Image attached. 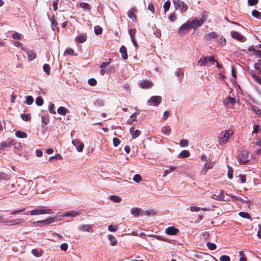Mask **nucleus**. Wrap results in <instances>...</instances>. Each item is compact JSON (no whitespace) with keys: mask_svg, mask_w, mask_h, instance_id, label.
<instances>
[{"mask_svg":"<svg viewBox=\"0 0 261 261\" xmlns=\"http://www.w3.org/2000/svg\"><path fill=\"white\" fill-rule=\"evenodd\" d=\"M135 10L134 8H132L128 12L127 15L129 18L133 19V18H135V15L134 14Z\"/></svg>","mask_w":261,"mask_h":261,"instance_id":"nucleus-45","label":"nucleus"},{"mask_svg":"<svg viewBox=\"0 0 261 261\" xmlns=\"http://www.w3.org/2000/svg\"><path fill=\"white\" fill-rule=\"evenodd\" d=\"M214 164H215L214 162L206 163L204 165V169H205V170L211 169L213 168ZM205 173H206V171H205L204 174H205Z\"/></svg>","mask_w":261,"mask_h":261,"instance_id":"nucleus-33","label":"nucleus"},{"mask_svg":"<svg viewBox=\"0 0 261 261\" xmlns=\"http://www.w3.org/2000/svg\"><path fill=\"white\" fill-rule=\"evenodd\" d=\"M236 102V99L230 96H227L224 100V104L227 105L230 103H234Z\"/></svg>","mask_w":261,"mask_h":261,"instance_id":"nucleus-27","label":"nucleus"},{"mask_svg":"<svg viewBox=\"0 0 261 261\" xmlns=\"http://www.w3.org/2000/svg\"><path fill=\"white\" fill-rule=\"evenodd\" d=\"M72 144L76 147V150L81 152L83 151L84 147V144L79 139H75L72 140Z\"/></svg>","mask_w":261,"mask_h":261,"instance_id":"nucleus-9","label":"nucleus"},{"mask_svg":"<svg viewBox=\"0 0 261 261\" xmlns=\"http://www.w3.org/2000/svg\"><path fill=\"white\" fill-rule=\"evenodd\" d=\"M25 103L28 105L32 104L34 101V98L32 96H27L25 97Z\"/></svg>","mask_w":261,"mask_h":261,"instance_id":"nucleus-37","label":"nucleus"},{"mask_svg":"<svg viewBox=\"0 0 261 261\" xmlns=\"http://www.w3.org/2000/svg\"><path fill=\"white\" fill-rule=\"evenodd\" d=\"M171 132V129L169 126H164L162 127V132L165 135L169 136Z\"/></svg>","mask_w":261,"mask_h":261,"instance_id":"nucleus-25","label":"nucleus"},{"mask_svg":"<svg viewBox=\"0 0 261 261\" xmlns=\"http://www.w3.org/2000/svg\"><path fill=\"white\" fill-rule=\"evenodd\" d=\"M165 231L169 235H175L177 233L178 230L173 227H169L166 229Z\"/></svg>","mask_w":261,"mask_h":261,"instance_id":"nucleus-21","label":"nucleus"},{"mask_svg":"<svg viewBox=\"0 0 261 261\" xmlns=\"http://www.w3.org/2000/svg\"><path fill=\"white\" fill-rule=\"evenodd\" d=\"M207 15L205 12L202 13L201 18L199 19H195L191 21H188L191 29H196L201 25L203 22L206 20Z\"/></svg>","mask_w":261,"mask_h":261,"instance_id":"nucleus-2","label":"nucleus"},{"mask_svg":"<svg viewBox=\"0 0 261 261\" xmlns=\"http://www.w3.org/2000/svg\"><path fill=\"white\" fill-rule=\"evenodd\" d=\"M252 15L257 18H260L261 17V13L257 10H253L252 11Z\"/></svg>","mask_w":261,"mask_h":261,"instance_id":"nucleus-41","label":"nucleus"},{"mask_svg":"<svg viewBox=\"0 0 261 261\" xmlns=\"http://www.w3.org/2000/svg\"><path fill=\"white\" fill-rule=\"evenodd\" d=\"M233 134L232 130L229 129L220 133L218 136L219 143L220 145L225 144L229 138Z\"/></svg>","mask_w":261,"mask_h":261,"instance_id":"nucleus-1","label":"nucleus"},{"mask_svg":"<svg viewBox=\"0 0 261 261\" xmlns=\"http://www.w3.org/2000/svg\"><path fill=\"white\" fill-rule=\"evenodd\" d=\"M162 97L160 96H153L151 97L148 100L147 103L152 106H158L162 102Z\"/></svg>","mask_w":261,"mask_h":261,"instance_id":"nucleus-8","label":"nucleus"},{"mask_svg":"<svg viewBox=\"0 0 261 261\" xmlns=\"http://www.w3.org/2000/svg\"><path fill=\"white\" fill-rule=\"evenodd\" d=\"M190 152L186 150H182L178 155V158H187L190 156Z\"/></svg>","mask_w":261,"mask_h":261,"instance_id":"nucleus-30","label":"nucleus"},{"mask_svg":"<svg viewBox=\"0 0 261 261\" xmlns=\"http://www.w3.org/2000/svg\"><path fill=\"white\" fill-rule=\"evenodd\" d=\"M217 35L215 32H211L206 35V38L207 40H210L213 38H216Z\"/></svg>","mask_w":261,"mask_h":261,"instance_id":"nucleus-40","label":"nucleus"},{"mask_svg":"<svg viewBox=\"0 0 261 261\" xmlns=\"http://www.w3.org/2000/svg\"><path fill=\"white\" fill-rule=\"evenodd\" d=\"M111 246H115L116 244L117 240L116 238L112 234H109L108 236Z\"/></svg>","mask_w":261,"mask_h":261,"instance_id":"nucleus-31","label":"nucleus"},{"mask_svg":"<svg viewBox=\"0 0 261 261\" xmlns=\"http://www.w3.org/2000/svg\"><path fill=\"white\" fill-rule=\"evenodd\" d=\"M80 6L82 8L87 9V10L90 9V7L88 3L82 2V3H80Z\"/></svg>","mask_w":261,"mask_h":261,"instance_id":"nucleus-50","label":"nucleus"},{"mask_svg":"<svg viewBox=\"0 0 261 261\" xmlns=\"http://www.w3.org/2000/svg\"><path fill=\"white\" fill-rule=\"evenodd\" d=\"M210 197L215 200L222 201H230L229 196L227 194L225 195L222 191L216 192L215 194H212Z\"/></svg>","mask_w":261,"mask_h":261,"instance_id":"nucleus-3","label":"nucleus"},{"mask_svg":"<svg viewBox=\"0 0 261 261\" xmlns=\"http://www.w3.org/2000/svg\"><path fill=\"white\" fill-rule=\"evenodd\" d=\"M120 53L121 54V57L124 59L126 60L127 59V50L125 46H122L120 48Z\"/></svg>","mask_w":261,"mask_h":261,"instance_id":"nucleus-24","label":"nucleus"},{"mask_svg":"<svg viewBox=\"0 0 261 261\" xmlns=\"http://www.w3.org/2000/svg\"><path fill=\"white\" fill-rule=\"evenodd\" d=\"M80 231L92 232L93 231L92 226L90 224H82L78 227Z\"/></svg>","mask_w":261,"mask_h":261,"instance_id":"nucleus-10","label":"nucleus"},{"mask_svg":"<svg viewBox=\"0 0 261 261\" xmlns=\"http://www.w3.org/2000/svg\"><path fill=\"white\" fill-rule=\"evenodd\" d=\"M191 29L189 22L188 21L186 23L182 24L178 30V33L180 35L184 34L186 32Z\"/></svg>","mask_w":261,"mask_h":261,"instance_id":"nucleus-11","label":"nucleus"},{"mask_svg":"<svg viewBox=\"0 0 261 261\" xmlns=\"http://www.w3.org/2000/svg\"><path fill=\"white\" fill-rule=\"evenodd\" d=\"M22 49H23V50H25L26 51V53L28 55L29 60L32 61L36 58V57H37L36 54L34 52H33V51L27 50L23 48H22Z\"/></svg>","mask_w":261,"mask_h":261,"instance_id":"nucleus-17","label":"nucleus"},{"mask_svg":"<svg viewBox=\"0 0 261 261\" xmlns=\"http://www.w3.org/2000/svg\"><path fill=\"white\" fill-rule=\"evenodd\" d=\"M81 212L79 211H72L71 212L64 213L62 215V217H76L80 215Z\"/></svg>","mask_w":261,"mask_h":261,"instance_id":"nucleus-14","label":"nucleus"},{"mask_svg":"<svg viewBox=\"0 0 261 261\" xmlns=\"http://www.w3.org/2000/svg\"><path fill=\"white\" fill-rule=\"evenodd\" d=\"M228 169H229V170H228V172L227 173V176L229 179H231L232 178V176H233V170H232V169L229 166H228Z\"/></svg>","mask_w":261,"mask_h":261,"instance_id":"nucleus-62","label":"nucleus"},{"mask_svg":"<svg viewBox=\"0 0 261 261\" xmlns=\"http://www.w3.org/2000/svg\"><path fill=\"white\" fill-rule=\"evenodd\" d=\"M32 253L36 257H40L42 255L41 251H39L37 249H33Z\"/></svg>","mask_w":261,"mask_h":261,"instance_id":"nucleus-51","label":"nucleus"},{"mask_svg":"<svg viewBox=\"0 0 261 261\" xmlns=\"http://www.w3.org/2000/svg\"><path fill=\"white\" fill-rule=\"evenodd\" d=\"M86 39L87 36L85 34L79 35L76 37V40L79 43H82L84 42Z\"/></svg>","mask_w":261,"mask_h":261,"instance_id":"nucleus-22","label":"nucleus"},{"mask_svg":"<svg viewBox=\"0 0 261 261\" xmlns=\"http://www.w3.org/2000/svg\"><path fill=\"white\" fill-rule=\"evenodd\" d=\"M11 144H14V141H10L9 142H2L0 144V147L1 148H4L10 146Z\"/></svg>","mask_w":261,"mask_h":261,"instance_id":"nucleus-32","label":"nucleus"},{"mask_svg":"<svg viewBox=\"0 0 261 261\" xmlns=\"http://www.w3.org/2000/svg\"><path fill=\"white\" fill-rule=\"evenodd\" d=\"M230 34L233 38L236 39L239 41H242L244 39V36L237 32L231 31Z\"/></svg>","mask_w":261,"mask_h":261,"instance_id":"nucleus-19","label":"nucleus"},{"mask_svg":"<svg viewBox=\"0 0 261 261\" xmlns=\"http://www.w3.org/2000/svg\"><path fill=\"white\" fill-rule=\"evenodd\" d=\"M20 184H18L17 182L11 184L10 186H7V190L9 192L10 194H12L16 191L18 192V189L19 188Z\"/></svg>","mask_w":261,"mask_h":261,"instance_id":"nucleus-13","label":"nucleus"},{"mask_svg":"<svg viewBox=\"0 0 261 261\" xmlns=\"http://www.w3.org/2000/svg\"><path fill=\"white\" fill-rule=\"evenodd\" d=\"M35 103L37 105L41 106L43 104V99L40 96L37 97L35 100Z\"/></svg>","mask_w":261,"mask_h":261,"instance_id":"nucleus-38","label":"nucleus"},{"mask_svg":"<svg viewBox=\"0 0 261 261\" xmlns=\"http://www.w3.org/2000/svg\"><path fill=\"white\" fill-rule=\"evenodd\" d=\"M152 83L147 80L143 81L140 84V86L143 89L150 88L152 86Z\"/></svg>","mask_w":261,"mask_h":261,"instance_id":"nucleus-16","label":"nucleus"},{"mask_svg":"<svg viewBox=\"0 0 261 261\" xmlns=\"http://www.w3.org/2000/svg\"><path fill=\"white\" fill-rule=\"evenodd\" d=\"M88 83L89 85L92 86H95L97 84L96 80L95 79L91 78L89 79L88 81Z\"/></svg>","mask_w":261,"mask_h":261,"instance_id":"nucleus-53","label":"nucleus"},{"mask_svg":"<svg viewBox=\"0 0 261 261\" xmlns=\"http://www.w3.org/2000/svg\"><path fill=\"white\" fill-rule=\"evenodd\" d=\"M68 244L66 243H64L61 244L60 246V248L62 251H66L68 249Z\"/></svg>","mask_w":261,"mask_h":261,"instance_id":"nucleus-56","label":"nucleus"},{"mask_svg":"<svg viewBox=\"0 0 261 261\" xmlns=\"http://www.w3.org/2000/svg\"><path fill=\"white\" fill-rule=\"evenodd\" d=\"M141 180L142 177L140 174H135L133 177V180L136 182H139Z\"/></svg>","mask_w":261,"mask_h":261,"instance_id":"nucleus-48","label":"nucleus"},{"mask_svg":"<svg viewBox=\"0 0 261 261\" xmlns=\"http://www.w3.org/2000/svg\"><path fill=\"white\" fill-rule=\"evenodd\" d=\"M129 131L133 139L138 137L140 134V131L138 129L134 130V127H130Z\"/></svg>","mask_w":261,"mask_h":261,"instance_id":"nucleus-23","label":"nucleus"},{"mask_svg":"<svg viewBox=\"0 0 261 261\" xmlns=\"http://www.w3.org/2000/svg\"><path fill=\"white\" fill-rule=\"evenodd\" d=\"M259 126L257 124H254L253 126L252 133H257L259 132Z\"/></svg>","mask_w":261,"mask_h":261,"instance_id":"nucleus-63","label":"nucleus"},{"mask_svg":"<svg viewBox=\"0 0 261 261\" xmlns=\"http://www.w3.org/2000/svg\"><path fill=\"white\" fill-rule=\"evenodd\" d=\"M136 118H137V113H135L134 114H133L129 117V118L128 119V120H127V123L128 124H131L134 121H136Z\"/></svg>","mask_w":261,"mask_h":261,"instance_id":"nucleus-34","label":"nucleus"},{"mask_svg":"<svg viewBox=\"0 0 261 261\" xmlns=\"http://www.w3.org/2000/svg\"><path fill=\"white\" fill-rule=\"evenodd\" d=\"M41 121L44 124H47L49 122V119L47 116H42L41 117Z\"/></svg>","mask_w":261,"mask_h":261,"instance_id":"nucleus-59","label":"nucleus"},{"mask_svg":"<svg viewBox=\"0 0 261 261\" xmlns=\"http://www.w3.org/2000/svg\"><path fill=\"white\" fill-rule=\"evenodd\" d=\"M130 213L135 217H137L139 215H140V216L144 215V213H145L144 211H143L142 209L138 208V207H134V208H131Z\"/></svg>","mask_w":261,"mask_h":261,"instance_id":"nucleus-12","label":"nucleus"},{"mask_svg":"<svg viewBox=\"0 0 261 261\" xmlns=\"http://www.w3.org/2000/svg\"><path fill=\"white\" fill-rule=\"evenodd\" d=\"M173 3L175 9L176 10H179L181 12H186L188 9V5L182 1L180 0H173Z\"/></svg>","mask_w":261,"mask_h":261,"instance_id":"nucleus-4","label":"nucleus"},{"mask_svg":"<svg viewBox=\"0 0 261 261\" xmlns=\"http://www.w3.org/2000/svg\"><path fill=\"white\" fill-rule=\"evenodd\" d=\"M190 210L191 212H198L201 210V208L195 205H192L190 207Z\"/></svg>","mask_w":261,"mask_h":261,"instance_id":"nucleus-54","label":"nucleus"},{"mask_svg":"<svg viewBox=\"0 0 261 261\" xmlns=\"http://www.w3.org/2000/svg\"><path fill=\"white\" fill-rule=\"evenodd\" d=\"M110 199L115 202H120L121 200V198L116 195L111 196Z\"/></svg>","mask_w":261,"mask_h":261,"instance_id":"nucleus-39","label":"nucleus"},{"mask_svg":"<svg viewBox=\"0 0 261 261\" xmlns=\"http://www.w3.org/2000/svg\"><path fill=\"white\" fill-rule=\"evenodd\" d=\"M239 215L240 217L244 218H247V219L250 218V215L247 213L241 212L239 213Z\"/></svg>","mask_w":261,"mask_h":261,"instance_id":"nucleus-46","label":"nucleus"},{"mask_svg":"<svg viewBox=\"0 0 261 261\" xmlns=\"http://www.w3.org/2000/svg\"><path fill=\"white\" fill-rule=\"evenodd\" d=\"M58 113L61 115H65L66 114V113H67L68 112V110L65 108V107H60L58 109Z\"/></svg>","mask_w":261,"mask_h":261,"instance_id":"nucleus-29","label":"nucleus"},{"mask_svg":"<svg viewBox=\"0 0 261 261\" xmlns=\"http://www.w3.org/2000/svg\"><path fill=\"white\" fill-rule=\"evenodd\" d=\"M12 38L14 39L20 40L21 39V34L16 32L12 34Z\"/></svg>","mask_w":261,"mask_h":261,"instance_id":"nucleus-55","label":"nucleus"},{"mask_svg":"<svg viewBox=\"0 0 261 261\" xmlns=\"http://www.w3.org/2000/svg\"><path fill=\"white\" fill-rule=\"evenodd\" d=\"M55 222V218L50 217V218H49L44 220H40V221H37L36 222H34V223H42L43 225H46V224H49L50 223H53Z\"/></svg>","mask_w":261,"mask_h":261,"instance_id":"nucleus-18","label":"nucleus"},{"mask_svg":"<svg viewBox=\"0 0 261 261\" xmlns=\"http://www.w3.org/2000/svg\"><path fill=\"white\" fill-rule=\"evenodd\" d=\"M239 256H240L239 261H246V257L245 256L243 251H240L239 252Z\"/></svg>","mask_w":261,"mask_h":261,"instance_id":"nucleus-52","label":"nucleus"},{"mask_svg":"<svg viewBox=\"0 0 261 261\" xmlns=\"http://www.w3.org/2000/svg\"><path fill=\"white\" fill-rule=\"evenodd\" d=\"M248 6H254L257 4L258 0H248Z\"/></svg>","mask_w":261,"mask_h":261,"instance_id":"nucleus-61","label":"nucleus"},{"mask_svg":"<svg viewBox=\"0 0 261 261\" xmlns=\"http://www.w3.org/2000/svg\"><path fill=\"white\" fill-rule=\"evenodd\" d=\"M176 169L175 166H170L168 169L166 170L164 172L163 176H166L169 173L173 171Z\"/></svg>","mask_w":261,"mask_h":261,"instance_id":"nucleus-35","label":"nucleus"},{"mask_svg":"<svg viewBox=\"0 0 261 261\" xmlns=\"http://www.w3.org/2000/svg\"><path fill=\"white\" fill-rule=\"evenodd\" d=\"M21 117L24 121H28L30 119V116L29 114H22L21 115Z\"/></svg>","mask_w":261,"mask_h":261,"instance_id":"nucleus-58","label":"nucleus"},{"mask_svg":"<svg viewBox=\"0 0 261 261\" xmlns=\"http://www.w3.org/2000/svg\"><path fill=\"white\" fill-rule=\"evenodd\" d=\"M15 135L19 138H26L28 136L27 133L20 130L16 131L15 132Z\"/></svg>","mask_w":261,"mask_h":261,"instance_id":"nucleus-28","label":"nucleus"},{"mask_svg":"<svg viewBox=\"0 0 261 261\" xmlns=\"http://www.w3.org/2000/svg\"><path fill=\"white\" fill-rule=\"evenodd\" d=\"M180 146L181 147H186L189 144V142L186 139H182L180 141Z\"/></svg>","mask_w":261,"mask_h":261,"instance_id":"nucleus-49","label":"nucleus"},{"mask_svg":"<svg viewBox=\"0 0 261 261\" xmlns=\"http://www.w3.org/2000/svg\"><path fill=\"white\" fill-rule=\"evenodd\" d=\"M206 246L208 247V248L211 250H214L216 249V244L213 243L208 242L206 244Z\"/></svg>","mask_w":261,"mask_h":261,"instance_id":"nucleus-43","label":"nucleus"},{"mask_svg":"<svg viewBox=\"0 0 261 261\" xmlns=\"http://www.w3.org/2000/svg\"><path fill=\"white\" fill-rule=\"evenodd\" d=\"M30 187L29 184H20L18 192L22 196H25L29 193Z\"/></svg>","mask_w":261,"mask_h":261,"instance_id":"nucleus-7","label":"nucleus"},{"mask_svg":"<svg viewBox=\"0 0 261 261\" xmlns=\"http://www.w3.org/2000/svg\"><path fill=\"white\" fill-rule=\"evenodd\" d=\"M231 197L234 199L233 200V201H236V200H239L242 203H247L248 206H249L250 205V203H251V202L249 200H248L247 197H244L243 198H241V197H238L235 196H232Z\"/></svg>","mask_w":261,"mask_h":261,"instance_id":"nucleus-20","label":"nucleus"},{"mask_svg":"<svg viewBox=\"0 0 261 261\" xmlns=\"http://www.w3.org/2000/svg\"><path fill=\"white\" fill-rule=\"evenodd\" d=\"M238 160L240 164H245L250 160L249 154L247 151H242L238 156Z\"/></svg>","mask_w":261,"mask_h":261,"instance_id":"nucleus-6","label":"nucleus"},{"mask_svg":"<svg viewBox=\"0 0 261 261\" xmlns=\"http://www.w3.org/2000/svg\"><path fill=\"white\" fill-rule=\"evenodd\" d=\"M24 222V221L23 219L17 218L16 219H14L11 221H8V223H7L6 225L7 226L15 225L20 224Z\"/></svg>","mask_w":261,"mask_h":261,"instance_id":"nucleus-15","label":"nucleus"},{"mask_svg":"<svg viewBox=\"0 0 261 261\" xmlns=\"http://www.w3.org/2000/svg\"><path fill=\"white\" fill-rule=\"evenodd\" d=\"M251 75L254 80L261 85V78L258 75H256L255 73H252Z\"/></svg>","mask_w":261,"mask_h":261,"instance_id":"nucleus-47","label":"nucleus"},{"mask_svg":"<svg viewBox=\"0 0 261 261\" xmlns=\"http://www.w3.org/2000/svg\"><path fill=\"white\" fill-rule=\"evenodd\" d=\"M108 229L110 231L115 232L117 229V226L113 225H110L108 226Z\"/></svg>","mask_w":261,"mask_h":261,"instance_id":"nucleus-57","label":"nucleus"},{"mask_svg":"<svg viewBox=\"0 0 261 261\" xmlns=\"http://www.w3.org/2000/svg\"><path fill=\"white\" fill-rule=\"evenodd\" d=\"M230 257L227 255H222L220 257V261H230Z\"/></svg>","mask_w":261,"mask_h":261,"instance_id":"nucleus-60","label":"nucleus"},{"mask_svg":"<svg viewBox=\"0 0 261 261\" xmlns=\"http://www.w3.org/2000/svg\"><path fill=\"white\" fill-rule=\"evenodd\" d=\"M102 32V29L99 25L95 26L94 27V32L96 35L101 34Z\"/></svg>","mask_w":261,"mask_h":261,"instance_id":"nucleus-42","label":"nucleus"},{"mask_svg":"<svg viewBox=\"0 0 261 261\" xmlns=\"http://www.w3.org/2000/svg\"><path fill=\"white\" fill-rule=\"evenodd\" d=\"M170 7V1L168 0L166 2H165V3H164V4L163 5V8H164V11L165 12H167L169 10Z\"/></svg>","mask_w":261,"mask_h":261,"instance_id":"nucleus-36","label":"nucleus"},{"mask_svg":"<svg viewBox=\"0 0 261 261\" xmlns=\"http://www.w3.org/2000/svg\"><path fill=\"white\" fill-rule=\"evenodd\" d=\"M252 110L254 111L257 114H261V110H259L257 107H253L251 108Z\"/></svg>","mask_w":261,"mask_h":261,"instance_id":"nucleus-64","label":"nucleus"},{"mask_svg":"<svg viewBox=\"0 0 261 261\" xmlns=\"http://www.w3.org/2000/svg\"><path fill=\"white\" fill-rule=\"evenodd\" d=\"M43 70L47 74H50V66L48 64H45L43 65Z\"/></svg>","mask_w":261,"mask_h":261,"instance_id":"nucleus-44","label":"nucleus"},{"mask_svg":"<svg viewBox=\"0 0 261 261\" xmlns=\"http://www.w3.org/2000/svg\"><path fill=\"white\" fill-rule=\"evenodd\" d=\"M54 212L50 209L43 208L40 207L36 210H32L30 211V214L31 215H39L42 214H51Z\"/></svg>","mask_w":261,"mask_h":261,"instance_id":"nucleus-5","label":"nucleus"},{"mask_svg":"<svg viewBox=\"0 0 261 261\" xmlns=\"http://www.w3.org/2000/svg\"><path fill=\"white\" fill-rule=\"evenodd\" d=\"M206 57L203 56L198 61L197 65L199 66H206Z\"/></svg>","mask_w":261,"mask_h":261,"instance_id":"nucleus-26","label":"nucleus"}]
</instances>
